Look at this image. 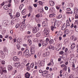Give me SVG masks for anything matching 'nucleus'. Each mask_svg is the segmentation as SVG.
Instances as JSON below:
<instances>
[{"label":"nucleus","mask_w":78,"mask_h":78,"mask_svg":"<svg viewBox=\"0 0 78 78\" xmlns=\"http://www.w3.org/2000/svg\"><path fill=\"white\" fill-rule=\"evenodd\" d=\"M19 26H20V24L18 23L16 24L15 27L16 28H19Z\"/></svg>","instance_id":"obj_45"},{"label":"nucleus","mask_w":78,"mask_h":78,"mask_svg":"<svg viewBox=\"0 0 78 78\" xmlns=\"http://www.w3.org/2000/svg\"><path fill=\"white\" fill-rule=\"evenodd\" d=\"M30 51L32 54H34L35 53V51H34V48H31L30 49Z\"/></svg>","instance_id":"obj_7"},{"label":"nucleus","mask_w":78,"mask_h":78,"mask_svg":"<svg viewBox=\"0 0 78 78\" xmlns=\"http://www.w3.org/2000/svg\"><path fill=\"white\" fill-rule=\"evenodd\" d=\"M44 9H45V10H47L48 9V7L47 6H45L44 7Z\"/></svg>","instance_id":"obj_58"},{"label":"nucleus","mask_w":78,"mask_h":78,"mask_svg":"<svg viewBox=\"0 0 78 78\" xmlns=\"http://www.w3.org/2000/svg\"><path fill=\"white\" fill-rule=\"evenodd\" d=\"M16 46L17 47V48L18 50H20L21 48H20V45L19 44H17L16 45Z\"/></svg>","instance_id":"obj_26"},{"label":"nucleus","mask_w":78,"mask_h":78,"mask_svg":"<svg viewBox=\"0 0 78 78\" xmlns=\"http://www.w3.org/2000/svg\"><path fill=\"white\" fill-rule=\"evenodd\" d=\"M75 19H78V16L77 14L75 15Z\"/></svg>","instance_id":"obj_61"},{"label":"nucleus","mask_w":78,"mask_h":78,"mask_svg":"<svg viewBox=\"0 0 78 78\" xmlns=\"http://www.w3.org/2000/svg\"><path fill=\"white\" fill-rule=\"evenodd\" d=\"M30 74L28 73V72H27L25 74V77L27 78H30Z\"/></svg>","instance_id":"obj_11"},{"label":"nucleus","mask_w":78,"mask_h":78,"mask_svg":"<svg viewBox=\"0 0 78 78\" xmlns=\"http://www.w3.org/2000/svg\"><path fill=\"white\" fill-rule=\"evenodd\" d=\"M73 27H74V25H73V24L72 23V24L71 25L70 27L71 28H72Z\"/></svg>","instance_id":"obj_59"},{"label":"nucleus","mask_w":78,"mask_h":78,"mask_svg":"<svg viewBox=\"0 0 78 78\" xmlns=\"http://www.w3.org/2000/svg\"><path fill=\"white\" fill-rule=\"evenodd\" d=\"M41 32H38L37 34H36V37H39V36H41Z\"/></svg>","instance_id":"obj_30"},{"label":"nucleus","mask_w":78,"mask_h":78,"mask_svg":"<svg viewBox=\"0 0 78 78\" xmlns=\"http://www.w3.org/2000/svg\"><path fill=\"white\" fill-rule=\"evenodd\" d=\"M27 70L28 71H29L30 70V66H28L26 68Z\"/></svg>","instance_id":"obj_42"},{"label":"nucleus","mask_w":78,"mask_h":78,"mask_svg":"<svg viewBox=\"0 0 78 78\" xmlns=\"http://www.w3.org/2000/svg\"><path fill=\"white\" fill-rule=\"evenodd\" d=\"M4 52H8V50H7V49L6 48H4Z\"/></svg>","instance_id":"obj_38"},{"label":"nucleus","mask_w":78,"mask_h":78,"mask_svg":"<svg viewBox=\"0 0 78 78\" xmlns=\"http://www.w3.org/2000/svg\"><path fill=\"white\" fill-rule=\"evenodd\" d=\"M73 14L74 16H76V15L77 14V13H76V12H75V11H74Z\"/></svg>","instance_id":"obj_53"},{"label":"nucleus","mask_w":78,"mask_h":78,"mask_svg":"<svg viewBox=\"0 0 78 78\" xmlns=\"http://www.w3.org/2000/svg\"><path fill=\"white\" fill-rule=\"evenodd\" d=\"M39 31V28H37L36 27H34L33 29V32L34 33H36Z\"/></svg>","instance_id":"obj_5"},{"label":"nucleus","mask_w":78,"mask_h":78,"mask_svg":"<svg viewBox=\"0 0 78 78\" xmlns=\"http://www.w3.org/2000/svg\"><path fill=\"white\" fill-rule=\"evenodd\" d=\"M44 36L45 37H47L49 35V33H50V30L48 27L44 28Z\"/></svg>","instance_id":"obj_1"},{"label":"nucleus","mask_w":78,"mask_h":78,"mask_svg":"<svg viewBox=\"0 0 78 78\" xmlns=\"http://www.w3.org/2000/svg\"><path fill=\"white\" fill-rule=\"evenodd\" d=\"M1 63L2 64L4 65L5 64V61H2V62Z\"/></svg>","instance_id":"obj_63"},{"label":"nucleus","mask_w":78,"mask_h":78,"mask_svg":"<svg viewBox=\"0 0 78 78\" xmlns=\"http://www.w3.org/2000/svg\"><path fill=\"white\" fill-rule=\"evenodd\" d=\"M8 70L9 71H11L12 70V67L11 65H9L8 66Z\"/></svg>","instance_id":"obj_18"},{"label":"nucleus","mask_w":78,"mask_h":78,"mask_svg":"<svg viewBox=\"0 0 78 78\" xmlns=\"http://www.w3.org/2000/svg\"><path fill=\"white\" fill-rule=\"evenodd\" d=\"M51 74H48L46 76V78H51Z\"/></svg>","instance_id":"obj_28"},{"label":"nucleus","mask_w":78,"mask_h":78,"mask_svg":"<svg viewBox=\"0 0 78 78\" xmlns=\"http://www.w3.org/2000/svg\"><path fill=\"white\" fill-rule=\"evenodd\" d=\"M14 23V20H12L11 21V25H13Z\"/></svg>","instance_id":"obj_51"},{"label":"nucleus","mask_w":78,"mask_h":78,"mask_svg":"<svg viewBox=\"0 0 78 78\" xmlns=\"http://www.w3.org/2000/svg\"><path fill=\"white\" fill-rule=\"evenodd\" d=\"M43 72V71H42V70L41 69H40L39 70V72L40 73H42V74Z\"/></svg>","instance_id":"obj_57"},{"label":"nucleus","mask_w":78,"mask_h":78,"mask_svg":"<svg viewBox=\"0 0 78 78\" xmlns=\"http://www.w3.org/2000/svg\"><path fill=\"white\" fill-rule=\"evenodd\" d=\"M9 16L11 17V19H12L13 18V16H12L11 13H9Z\"/></svg>","instance_id":"obj_48"},{"label":"nucleus","mask_w":78,"mask_h":78,"mask_svg":"<svg viewBox=\"0 0 78 78\" xmlns=\"http://www.w3.org/2000/svg\"><path fill=\"white\" fill-rule=\"evenodd\" d=\"M0 72H2V73H3V72L4 73H7L6 70H3L2 67L0 68Z\"/></svg>","instance_id":"obj_9"},{"label":"nucleus","mask_w":78,"mask_h":78,"mask_svg":"<svg viewBox=\"0 0 78 78\" xmlns=\"http://www.w3.org/2000/svg\"><path fill=\"white\" fill-rule=\"evenodd\" d=\"M37 5H42V1H39L37 3Z\"/></svg>","instance_id":"obj_34"},{"label":"nucleus","mask_w":78,"mask_h":78,"mask_svg":"<svg viewBox=\"0 0 78 78\" xmlns=\"http://www.w3.org/2000/svg\"><path fill=\"white\" fill-rule=\"evenodd\" d=\"M55 47L52 46V47H51V49H52V50H55Z\"/></svg>","instance_id":"obj_56"},{"label":"nucleus","mask_w":78,"mask_h":78,"mask_svg":"<svg viewBox=\"0 0 78 78\" xmlns=\"http://www.w3.org/2000/svg\"><path fill=\"white\" fill-rule=\"evenodd\" d=\"M13 60L14 61H19V59L17 57H13Z\"/></svg>","instance_id":"obj_16"},{"label":"nucleus","mask_w":78,"mask_h":78,"mask_svg":"<svg viewBox=\"0 0 78 78\" xmlns=\"http://www.w3.org/2000/svg\"><path fill=\"white\" fill-rule=\"evenodd\" d=\"M61 17H62V15H61V14H59L58 16V19H61Z\"/></svg>","instance_id":"obj_40"},{"label":"nucleus","mask_w":78,"mask_h":78,"mask_svg":"<svg viewBox=\"0 0 78 78\" xmlns=\"http://www.w3.org/2000/svg\"><path fill=\"white\" fill-rule=\"evenodd\" d=\"M20 66V62H17L16 63H15V66L16 67H19Z\"/></svg>","instance_id":"obj_21"},{"label":"nucleus","mask_w":78,"mask_h":78,"mask_svg":"<svg viewBox=\"0 0 78 78\" xmlns=\"http://www.w3.org/2000/svg\"><path fill=\"white\" fill-rule=\"evenodd\" d=\"M74 11L76 12V13H77V12H78V9L76 8H75L74 10Z\"/></svg>","instance_id":"obj_36"},{"label":"nucleus","mask_w":78,"mask_h":78,"mask_svg":"<svg viewBox=\"0 0 78 78\" xmlns=\"http://www.w3.org/2000/svg\"><path fill=\"white\" fill-rule=\"evenodd\" d=\"M40 17V15L39 14H37L36 15V17L37 18H39Z\"/></svg>","instance_id":"obj_55"},{"label":"nucleus","mask_w":78,"mask_h":78,"mask_svg":"<svg viewBox=\"0 0 78 78\" xmlns=\"http://www.w3.org/2000/svg\"><path fill=\"white\" fill-rule=\"evenodd\" d=\"M42 44L43 46V47L44 46H45H45H46V45H47L48 44V43H47V42H46L45 41H44V42L43 44L42 43Z\"/></svg>","instance_id":"obj_23"},{"label":"nucleus","mask_w":78,"mask_h":78,"mask_svg":"<svg viewBox=\"0 0 78 78\" xmlns=\"http://www.w3.org/2000/svg\"><path fill=\"white\" fill-rule=\"evenodd\" d=\"M53 42H54V41L53 40H51L49 41V44H52Z\"/></svg>","instance_id":"obj_33"},{"label":"nucleus","mask_w":78,"mask_h":78,"mask_svg":"<svg viewBox=\"0 0 78 78\" xmlns=\"http://www.w3.org/2000/svg\"><path fill=\"white\" fill-rule=\"evenodd\" d=\"M33 6H34V7H35V8H36L37 7V5L36 4H33Z\"/></svg>","instance_id":"obj_62"},{"label":"nucleus","mask_w":78,"mask_h":78,"mask_svg":"<svg viewBox=\"0 0 78 78\" xmlns=\"http://www.w3.org/2000/svg\"><path fill=\"white\" fill-rule=\"evenodd\" d=\"M3 23L5 24L6 25H8L9 24V21L7 20H5L3 21Z\"/></svg>","instance_id":"obj_12"},{"label":"nucleus","mask_w":78,"mask_h":78,"mask_svg":"<svg viewBox=\"0 0 78 78\" xmlns=\"http://www.w3.org/2000/svg\"><path fill=\"white\" fill-rule=\"evenodd\" d=\"M63 70L64 71H65V72L67 71V67L66 66L63 69Z\"/></svg>","instance_id":"obj_32"},{"label":"nucleus","mask_w":78,"mask_h":78,"mask_svg":"<svg viewBox=\"0 0 78 78\" xmlns=\"http://www.w3.org/2000/svg\"><path fill=\"white\" fill-rule=\"evenodd\" d=\"M67 26H66V24H65V23H64L62 26V30H65L66 29H67Z\"/></svg>","instance_id":"obj_10"},{"label":"nucleus","mask_w":78,"mask_h":78,"mask_svg":"<svg viewBox=\"0 0 78 78\" xmlns=\"http://www.w3.org/2000/svg\"><path fill=\"white\" fill-rule=\"evenodd\" d=\"M45 41L46 42H47V43H48V41H49V38H46V41Z\"/></svg>","instance_id":"obj_46"},{"label":"nucleus","mask_w":78,"mask_h":78,"mask_svg":"<svg viewBox=\"0 0 78 78\" xmlns=\"http://www.w3.org/2000/svg\"><path fill=\"white\" fill-rule=\"evenodd\" d=\"M53 22H52V25L53 26H52L51 27V30L52 31L54 30V29H56V27H55V25H56V20L55 18H54L53 20Z\"/></svg>","instance_id":"obj_2"},{"label":"nucleus","mask_w":78,"mask_h":78,"mask_svg":"<svg viewBox=\"0 0 78 78\" xmlns=\"http://www.w3.org/2000/svg\"><path fill=\"white\" fill-rule=\"evenodd\" d=\"M27 60H24L22 63L23 64H24V65H25V64H27Z\"/></svg>","instance_id":"obj_41"},{"label":"nucleus","mask_w":78,"mask_h":78,"mask_svg":"<svg viewBox=\"0 0 78 78\" xmlns=\"http://www.w3.org/2000/svg\"><path fill=\"white\" fill-rule=\"evenodd\" d=\"M65 25H66L67 27V26L69 27V26H70V24H69V22L66 23H65Z\"/></svg>","instance_id":"obj_39"},{"label":"nucleus","mask_w":78,"mask_h":78,"mask_svg":"<svg viewBox=\"0 0 78 78\" xmlns=\"http://www.w3.org/2000/svg\"><path fill=\"white\" fill-rule=\"evenodd\" d=\"M47 22L44 21L42 23V27L43 28H45L47 27Z\"/></svg>","instance_id":"obj_6"},{"label":"nucleus","mask_w":78,"mask_h":78,"mask_svg":"<svg viewBox=\"0 0 78 78\" xmlns=\"http://www.w3.org/2000/svg\"><path fill=\"white\" fill-rule=\"evenodd\" d=\"M5 54H2V55L1 56V58H2V59H3V58H5Z\"/></svg>","instance_id":"obj_37"},{"label":"nucleus","mask_w":78,"mask_h":78,"mask_svg":"<svg viewBox=\"0 0 78 78\" xmlns=\"http://www.w3.org/2000/svg\"><path fill=\"white\" fill-rule=\"evenodd\" d=\"M52 45H50L49 46H48V48L49 49H51V47H52Z\"/></svg>","instance_id":"obj_47"},{"label":"nucleus","mask_w":78,"mask_h":78,"mask_svg":"<svg viewBox=\"0 0 78 78\" xmlns=\"http://www.w3.org/2000/svg\"><path fill=\"white\" fill-rule=\"evenodd\" d=\"M3 54H4V53H3V51H2V50H0V54H1V55H2Z\"/></svg>","instance_id":"obj_52"},{"label":"nucleus","mask_w":78,"mask_h":78,"mask_svg":"<svg viewBox=\"0 0 78 78\" xmlns=\"http://www.w3.org/2000/svg\"><path fill=\"white\" fill-rule=\"evenodd\" d=\"M34 42H38V39L37 38H35L34 40Z\"/></svg>","instance_id":"obj_43"},{"label":"nucleus","mask_w":78,"mask_h":78,"mask_svg":"<svg viewBox=\"0 0 78 78\" xmlns=\"http://www.w3.org/2000/svg\"><path fill=\"white\" fill-rule=\"evenodd\" d=\"M34 63H32L30 65V67H31V68H33V67H34Z\"/></svg>","instance_id":"obj_44"},{"label":"nucleus","mask_w":78,"mask_h":78,"mask_svg":"<svg viewBox=\"0 0 78 78\" xmlns=\"http://www.w3.org/2000/svg\"><path fill=\"white\" fill-rule=\"evenodd\" d=\"M75 46H76L75 44L74 43H73L71 46V48H72V49L75 48Z\"/></svg>","instance_id":"obj_17"},{"label":"nucleus","mask_w":78,"mask_h":78,"mask_svg":"<svg viewBox=\"0 0 78 78\" xmlns=\"http://www.w3.org/2000/svg\"><path fill=\"white\" fill-rule=\"evenodd\" d=\"M50 5L51 6H54L55 5V2L54 1H51V2L50 3Z\"/></svg>","instance_id":"obj_29"},{"label":"nucleus","mask_w":78,"mask_h":78,"mask_svg":"<svg viewBox=\"0 0 78 78\" xmlns=\"http://www.w3.org/2000/svg\"><path fill=\"white\" fill-rule=\"evenodd\" d=\"M48 72L46 70H44L43 71L42 73V75H44L45 76H46L48 74Z\"/></svg>","instance_id":"obj_8"},{"label":"nucleus","mask_w":78,"mask_h":78,"mask_svg":"<svg viewBox=\"0 0 78 78\" xmlns=\"http://www.w3.org/2000/svg\"><path fill=\"white\" fill-rule=\"evenodd\" d=\"M61 47H60V45H58L57 47H56V50H57V51H59V50H61Z\"/></svg>","instance_id":"obj_19"},{"label":"nucleus","mask_w":78,"mask_h":78,"mask_svg":"<svg viewBox=\"0 0 78 78\" xmlns=\"http://www.w3.org/2000/svg\"><path fill=\"white\" fill-rule=\"evenodd\" d=\"M42 46V44L41 43H38V47H41Z\"/></svg>","instance_id":"obj_50"},{"label":"nucleus","mask_w":78,"mask_h":78,"mask_svg":"<svg viewBox=\"0 0 78 78\" xmlns=\"http://www.w3.org/2000/svg\"><path fill=\"white\" fill-rule=\"evenodd\" d=\"M51 63H52V64H51L52 65H53L54 63H53V59H51Z\"/></svg>","instance_id":"obj_60"},{"label":"nucleus","mask_w":78,"mask_h":78,"mask_svg":"<svg viewBox=\"0 0 78 78\" xmlns=\"http://www.w3.org/2000/svg\"><path fill=\"white\" fill-rule=\"evenodd\" d=\"M29 50L28 49H26L23 52L24 55H28L29 56H30L31 54H29Z\"/></svg>","instance_id":"obj_3"},{"label":"nucleus","mask_w":78,"mask_h":78,"mask_svg":"<svg viewBox=\"0 0 78 78\" xmlns=\"http://www.w3.org/2000/svg\"><path fill=\"white\" fill-rule=\"evenodd\" d=\"M49 17L51 18L52 17H55L56 16V14H51L49 15Z\"/></svg>","instance_id":"obj_20"},{"label":"nucleus","mask_w":78,"mask_h":78,"mask_svg":"<svg viewBox=\"0 0 78 78\" xmlns=\"http://www.w3.org/2000/svg\"><path fill=\"white\" fill-rule=\"evenodd\" d=\"M17 42H18L20 44H21L22 42V39L20 38H18L17 39Z\"/></svg>","instance_id":"obj_14"},{"label":"nucleus","mask_w":78,"mask_h":78,"mask_svg":"<svg viewBox=\"0 0 78 78\" xmlns=\"http://www.w3.org/2000/svg\"><path fill=\"white\" fill-rule=\"evenodd\" d=\"M22 15H25L26 14V9H24L21 12Z\"/></svg>","instance_id":"obj_13"},{"label":"nucleus","mask_w":78,"mask_h":78,"mask_svg":"<svg viewBox=\"0 0 78 78\" xmlns=\"http://www.w3.org/2000/svg\"><path fill=\"white\" fill-rule=\"evenodd\" d=\"M74 27V28H75V31L78 32V27H77V26L76 25H75Z\"/></svg>","instance_id":"obj_25"},{"label":"nucleus","mask_w":78,"mask_h":78,"mask_svg":"<svg viewBox=\"0 0 78 78\" xmlns=\"http://www.w3.org/2000/svg\"><path fill=\"white\" fill-rule=\"evenodd\" d=\"M28 9H29L30 13L33 12V8H32V7H31V6H29V7L28 8Z\"/></svg>","instance_id":"obj_22"},{"label":"nucleus","mask_w":78,"mask_h":78,"mask_svg":"<svg viewBox=\"0 0 78 78\" xmlns=\"http://www.w3.org/2000/svg\"><path fill=\"white\" fill-rule=\"evenodd\" d=\"M27 44H23V47H27Z\"/></svg>","instance_id":"obj_64"},{"label":"nucleus","mask_w":78,"mask_h":78,"mask_svg":"<svg viewBox=\"0 0 78 78\" xmlns=\"http://www.w3.org/2000/svg\"><path fill=\"white\" fill-rule=\"evenodd\" d=\"M69 41V38L65 39L64 41V43H65V44H67Z\"/></svg>","instance_id":"obj_24"},{"label":"nucleus","mask_w":78,"mask_h":78,"mask_svg":"<svg viewBox=\"0 0 78 78\" xmlns=\"http://www.w3.org/2000/svg\"><path fill=\"white\" fill-rule=\"evenodd\" d=\"M66 11H71V9L69 8H67L66 9Z\"/></svg>","instance_id":"obj_49"},{"label":"nucleus","mask_w":78,"mask_h":78,"mask_svg":"<svg viewBox=\"0 0 78 78\" xmlns=\"http://www.w3.org/2000/svg\"><path fill=\"white\" fill-rule=\"evenodd\" d=\"M20 16V13L19 12H17L16 13V17H19Z\"/></svg>","instance_id":"obj_31"},{"label":"nucleus","mask_w":78,"mask_h":78,"mask_svg":"<svg viewBox=\"0 0 78 78\" xmlns=\"http://www.w3.org/2000/svg\"><path fill=\"white\" fill-rule=\"evenodd\" d=\"M28 44H29V45H31V44H32V41L30 39L28 40Z\"/></svg>","instance_id":"obj_27"},{"label":"nucleus","mask_w":78,"mask_h":78,"mask_svg":"<svg viewBox=\"0 0 78 78\" xmlns=\"http://www.w3.org/2000/svg\"><path fill=\"white\" fill-rule=\"evenodd\" d=\"M26 28V25L23 24L21 25V26L20 27V30H21L22 31H23L24 28Z\"/></svg>","instance_id":"obj_4"},{"label":"nucleus","mask_w":78,"mask_h":78,"mask_svg":"<svg viewBox=\"0 0 78 78\" xmlns=\"http://www.w3.org/2000/svg\"><path fill=\"white\" fill-rule=\"evenodd\" d=\"M66 66L64 64H63L61 66V67L62 68H63V67H66Z\"/></svg>","instance_id":"obj_54"},{"label":"nucleus","mask_w":78,"mask_h":78,"mask_svg":"<svg viewBox=\"0 0 78 78\" xmlns=\"http://www.w3.org/2000/svg\"><path fill=\"white\" fill-rule=\"evenodd\" d=\"M4 8L5 10H8V9H9L8 8V5H7L4 6Z\"/></svg>","instance_id":"obj_35"},{"label":"nucleus","mask_w":78,"mask_h":78,"mask_svg":"<svg viewBox=\"0 0 78 78\" xmlns=\"http://www.w3.org/2000/svg\"><path fill=\"white\" fill-rule=\"evenodd\" d=\"M49 52H45L43 54V55L44 57H47L48 55H49Z\"/></svg>","instance_id":"obj_15"}]
</instances>
